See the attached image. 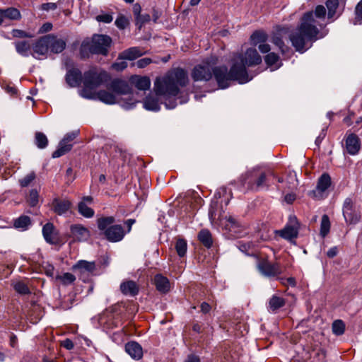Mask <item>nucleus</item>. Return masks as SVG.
Instances as JSON below:
<instances>
[{"label": "nucleus", "mask_w": 362, "mask_h": 362, "mask_svg": "<svg viewBox=\"0 0 362 362\" xmlns=\"http://www.w3.org/2000/svg\"><path fill=\"white\" fill-rule=\"evenodd\" d=\"M325 16L326 9L322 5L317 6L314 11H308L303 14L300 25L289 35L291 44L297 52H305L313 42L322 37H319L320 31L317 27H321V25L317 23L315 17L324 19Z\"/></svg>", "instance_id": "obj_1"}, {"label": "nucleus", "mask_w": 362, "mask_h": 362, "mask_svg": "<svg viewBox=\"0 0 362 362\" xmlns=\"http://www.w3.org/2000/svg\"><path fill=\"white\" fill-rule=\"evenodd\" d=\"M188 81L187 72L177 68L162 78H156L153 89L157 97H163L165 99V107L173 109L177 105L175 97L180 93L179 86H185Z\"/></svg>", "instance_id": "obj_2"}, {"label": "nucleus", "mask_w": 362, "mask_h": 362, "mask_svg": "<svg viewBox=\"0 0 362 362\" xmlns=\"http://www.w3.org/2000/svg\"><path fill=\"white\" fill-rule=\"evenodd\" d=\"M112 43V40L109 35L94 34L91 40L87 38L82 41L79 49L80 57L88 59L90 54L107 56Z\"/></svg>", "instance_id": "obj_3"}, {"label": "nucleus", "mask_w": 362, "mask_h": 362, "mask_svg": "<svg viewBox=\"0 0 362 362\" xmlns=\"http://www.w3.org/2000/svg\"><path fill=\"white\" fill-rule=\"evenodd\" d=\"M269 176L275 177L274 173L272 170L262 171L254 168L243 174L240 177V182L244 187L253 191L268 189L270 186Z\"/></svg>", "instance_id": "obj_4"}, {"label": "nucleus", "mask_w": 362, "mask_h": 362, "mask_svg": "<svg viewBox=\"0 0 362 362\" xmlns=\"http://www.w3.org/2000/svg\"><path fill=\"white\" fill-rule=\"evenodd\" d=\"M107 74L103 71L98 72L95 69H90L83 74V87L78 90L79 95L85 99L94 100L95 90L106 81Z\"/></svg>", "instance_id": "obj_5"}, {"label": "nucleus", "mask_w": 362, "mask_h": 362, "mask_svg": "<svg viewBox=\"0 0 362 362\" xmlns=\"http://www.w3.org/2000/svg\"><path fill=\"white\" fill-rule=\"evenodd\" d=\"M115 219L113 216H105L98 218L97 226L99 230L103 233L105 238L111 243L121 241L127 232L122 226L113 224Z\"/></svg>", "instance_id": "obj_6"}, {"label": "nucleus", "mask_w": 362, "mask_h": 362, "mask_svg": "<svg viewBox=\"0 0 362 362\" xmlns=\"http://www.w3.org/2000/svg\"><path fill=\"white\" fill-rule=\"evenodd\" d=\"M229 73L232 81H238L240 84L246 83L252 79L248 75L246 66L243 63L241 56L234 54L231 59Z\"/></svg>", "instance_id": "obj_7"}, {"label": "nucleus", "mask_w": 362, "mask_h": 362, "mask_svg": "<svg viewBox=\"0 0 362 362\" xmlns=\"http://www.w3.org/2000/svg\"><path fill=\"white\" fill-rule=\"evenodd\" d=\"M257 269L262 276L269 279H277L283 272L280 263L272 262L267 258H259Z\"/></svg>", "instance_id": "obj_8"}, {"label": "nucleus", "mask_w": 362, "mask_h": 362, "mask_svg": "<svg viewBox=\"0 0 362 362\" xmlns=\"http://www.w3.org/2000/svg\"><path fill=\"white\" fill-rule=\"evenodd\" d=\"M342 214L346 223L349 225H355L361 219V213L351 197H347L344 201Z\"/></svg>", "instance_id": "obj_9"}, {"label": "nucleus", "mask_w": 362, "mask_h": 362, "mask_svg": "<svg viewBox=\"0 0 362 362\" xmlns=\"http://www.w3.org/2000/svg\"><path fill=\"white\" fill-rule=\"evenodd\" d=\"M332 183L331 177L328 173H323L318 179L317 186L315 189L309 192V195L313 198L320 200L327 197V190Z\"/></svg>", "instance_id": "obj_10"}, {"label": "nucleus", "mask_w": 362, "mask_h": 362, "mask_svg": "<svg viewBox=\"0 0 362 362\" xmlns=\"http://www.w3.org/2000/svg\"><path fill=\"white\" fill-rule=\"evenodd\" d=\"M213 76L214 77L218 87L225 89L229 87L232 81L230 77L229 70L225 65L217 66L212 68Z\"/></svg>", "instance_id": "obj_11"}, {"label": "nucleus", "mask_w": 362, "mask_h": 362, "mask_svg": "<svg viewBox=\"0 0 362 362\" xmlns=\"http://www.w3.org/2000/svg\"><path fill=\"white\" fill-rule=\"evenodd\" d=\"M212 68L208 62L195 66L192 71V79L194 81H209L213 77Z\"/></svg>", "instance_id": "obj_12"}, {"label": "nucleus", "mask_w": 362, "mask_h": 362, "mask_svg": "<svg viewBox=\"0 0 362 362\" xmlns=\"http://www.w3.org/2000/svg\"><path fill=\"white\" fill-rule=\"evenodd\" d=\"M345 4V0H327V18L332 21L339 18L343 13Z\"/></svg>", "instance_id": "obj_13"}, {"label": "nucleus", "mask_w": 362, "mask_h": 362, "mask_svg": "<svg viewBox=\"0 0 362 362\" xmlns=\"http://www.w3.org/2000/svg\"><path fill=\"white\" fill-rule=\"evenodd\" d=\"M299 223L296 217L290 218L289 224H287L282 230L278 231L279 235L289 241L296 239L298 235Z\"/></svg>", "instance_id": "obj_14"}, {"label": "nucleus", "mask_w": 362, "mask_h": 362, "mask_svg": "<svg viewBox=\"0 0 362 362\" xmlns=\"http://www.w3.org/2000/svg\"><path fill=\"white\" fill-rule=\"evenodd\" d=\"M236 56H241L243 63L247 66H254L262 63V57L255 48H248L244 54L238 53Z\"/></svg>", "instance_id": "obj_15"}, {"label": "nucleus", "mask_w": 362, "mask_h": 362, "mask_svg": "<svg viewBox=\"0 0 362 362\" xmlns=\"http://www.w3.org/2000/svg\"><path fill=\"white\" fill-rule=\"evenodd\" d=\"M72 207V202L67 199L55 197L51 204V209L58 216H66Z\"/></svg>", "instance_id": "obj_16"}, {"label": "nucleus", "mask_w": 362, "mask_h": 362, "mask_svg": "<svg viewBox=\"0 0 362 362\" xmlns=\"http://www.w3.org/2000/svg\"><path fill=\"white\" fill-rule=\"evenodd\" d=\"M83 74L81 70L76 67H71L67 69L65 75V81L70 88L80 86L82 83Z\"/></svg>", "instance_id": "obj_17"}, {"label": "nucleus", "mask_w": 362, "mask_h": 362, "mask_svg": "<svg viewBox=\"0 0 362 362\" xmlns=\"http://www.w3.org/2000/svg\"><path fill=\"white\" fill-rule=\"evenodd\" d=\"M70 237L75 241H85L90 237L89 230L81 224H72L70 226Z\"/></svg>", "instance_id": "obj_18"}, {"label": "nucleus", "mask_w": 362, "mask_h": 362, "mask_svg": "<svg viewBox=\"0 0 362 362\" xmlns=\"http://www.w3.org/2000/svg\"><path fill=\"white\" fill-rule=\"evenodd\" d=\"M42 235L45 241L52 245L59 242V233L52 223H47L42 227Z\"/></svg>", "instance_id": "obj_19"}, {"label": "nucleus", "mask_w": 362, "mask_h": 362, "mask_svg": "<svg viewBox=\"0 0 362 362\" xmlns=\"http://www.w3.org/2000/svg\"><path fill=\"white\" fill-rule=\"evenodd\" d=\"M93 202V197H83L82 198V200L78 204V212L79 213V214L87 218L93 217L95 211L92 208L88 206V204H91Z\"/></svg>", "instance_id": "obj_20"}, {"label": "nucleus", "mask_w": 362, "mask_h": 362, "mask_svg": "<svg viewBox=\"0 0 362 362\" xmlns=\"http://www.w3.org/2000/svg\"><path fill=\"white\" fill-rule=\"evenodd\" d=\"M47 35L41 37L34 44L33 47V53H32V56L36 59H40L36 57L35 54L45 56L49 49V44H48Z\"/></svg>", "instance_id": "obj_21"}, {"label": "nucleus", "mask_w": 362, "mask_h": 362, "mask_svg": "<svg viewBox=\"0 0 362 362\" xmlns=\"http://www.w3.org/2000/svg\"><path fill=\"white\" fill-rule=\"evenodd\" d=\"M48 44H49V49L51 52L54 54H59L62 52L66 46V41L63 39L58 38L56 35L53 34L47 35Z\"/></svg>", "instance_id": "obj_22"}, {"label": "nucleus", "mask_w": 362, "mask_h": 362, "mask_svg": "<svg viewBox=\"0 0 362 362\" xmlns=\"http://www.w3.org/2000/svg\"><path fill=\"white\" fill-rule=\"evenodd\" d=\"M345 147L349 154L353 156L357 154L361 148L358 136L353 133L349 134L345 139Z\"/></svg>", "instance_id": "obj_23"}, {"label": "nucleus", "mask_w": 362, "mask_h": 362, "mask_svg": "<svg viewBox=\"0 0 362 362\" xmlns=\"http://www.w3.org/2000/svg\"><path fill=\"white\" fill-rule=\"evenodd\" d=\"M119 288L122 294L132 297L137 296L139 292V285L132 280L122 281Z\"/></svg>", "instance_id": "obj_24"}, {"label": "nucleus", "mask_w": 362, "mask_h": 362, "mask_svg": "<svg viewBox=\"0 0 362 362\" xmlns=\"http://www.w3.org/2000/svg\"><path fill=\"white\" fill-rule=\"evenodd\" d=\"M110 88L119 95H126L132 93V88L129 83L120 79L113 80L110 85Z\"/></svg>", "instance_id": "obj_25"}, {"label": "nucleus", "mask_w": 362, "mask_h": 362, "mask_svg": "<svg viewBox=\"0 0 362 362\" xmlns=\"http://www.w3.org/2000/svg\"><path fill=\"white\" fill-rule=\"evenodd\" d=\"M125 351L134 360H139L143 356V349L136 341H131L125 344Z\"/></svg>", "instance_id": "obj_26"}, {"label": "nucleus", "mask_w": 362, "mask_h": 362, "mask_svg": "<svg viewBox=\"0 0 362 362\" xmlns=\"http://www.w3.org/2000/svg\"><path fill=\"white\" fill-rule=\"evenodd\" d=\"M153 284L156 289L161 293H167L170 289L168 279L160 274H156L153 278Z\"/></svg>", "instance_id": "obj_27"}, {"label": "nucleus", "mask_w": 362, "mask_h": 362, "mask_svg": "<svg viewBox=\"0 0 362 362\" xmlns=\"http://www.w3.org/2000/svg\"><path fill=\"white\" fill-rule=\"evenodd\" d=\"M288 31V29L286 28L282 27L278 30V31L274 33L272 37V42L278 47L279 50L284 54L285 53L288 47L286 46L282 34L286 33Z\"/></svg>", "instance_id": "obj_28"}, {"label": "nucleus", "mask_w": 362, "mask_h": 362, "mask_svg": "<svg viewBox=\"0 0 362 362\" xmlns=\"http://www.w3.org/2000/svg\"><path fill=\"white\" fill-rule=\"evenodd\" d=\"M286 300L277 295H273L268 301V310L276 313L280 308L286 305Z\"/></svg>", "instance_id": "obj_29"}, {"label": "nucleus", "mask_w": 362, "mask_h": 362, "mask_svg": "<svg viewBox=\"0 0 362 362\" xmlns=\"http://www.w3.org/2000/svg\"><path fill=\"white\" fill-rule=\"evenodd\" d=\"M73 269L78 270L81 273L88 272L93 273L95 269L96 265L95 262H88L86 260H79L74 265Z\"/></svg>", "instance_id": "obj_30"}, {"label": "nucleus", "mask_w": 362, "mask_h": 362, "mask_svg": "<svg viewBox=\"0 0 362 362\" xmlns=\"http://www.w3.org/2000/svg\"><path fill=\"white\" fill-rule=\"evenodd\" d=\"M142 54L139 47H133L121 52L118 56V59L134 60Z\"/></svg>", "instance_id": "obj_31"}, {"label": "nucleus", "mask_w": 362, "mask_h": 362, "mask_svg": "<svg viewBox=\"0 0 362 362\" xmlns=\"http://www.w3.org/2000/svg\"><path fill=\"white\" fill-rule=\"evenodd\" d=\"M94 95V100L98 99L104 103L112 105L116 103V98L115 95L105 90H101L98 92H95Z\"/></svg>", "instance_id": "obj_32"}, {"label": "nucleus", "mask_w": 362, "mask_h": 362, "mask_svg": "<svg viewBox=\"0 0 362 362\" xmlns=\"http://www.w3.org/2000/svg\"><path fill=\"white\" fill-rule=\"evenodd\" d=\"M132 82L137 89L141 90H148L151 86L150 78L147 76H135L132 78Z\"/></svg>", "instance_id": "obj_33"}, {"label": "nucleus", "mask_w": 362, "mask_h": 362, "mask_svg": "<svg viewBox=\"0 0 362 362\" xmlns=\"http://www.w3.org/2000/svg\"><path fill=\"white\" fill-rule=\"evenodd\" d=\"M197 238L206 248L212 247L213 238L211 232L208 229H202L198 233Z\"/></svg>", "instance_id": "obj_34"}, {"label": "nucleus", "mask_w": 362, "mask_h": 362, "mask_svg": "<svg viewBox=\"0 0 362 362\" xmlns=\"http://www.w3.org/2000/svg\"><path fill=\"white\" fill-rule=\"evenodd\" d=\"M31 225V219L28 216L22 215L13 222V226L15 228L25 230L28 228L29 226Z\"/></svg>", "instance_id": "obj_35"}, {"label": "nucleus", "mask_w": 362, "mask_h": 362, "mask_svg": "<svg viewBox=\"0 0 362 362\" xmlns=\"http://www.w3.org/2000/svg\"><path fill=\"white\" fill-rule=\"evenodd\" d=\"M72 146L73 145L71 144H67L62 140L59 144L57 149L52 153V158H57L61 157L70 151Z\"/></svg>", "instance_id": "obj_36"}, {"label": "nucleus", "mask_w": 362, "mask_h": 362, "mask_svg": "<svg viewBox=\"0 0 362 362\" xmlns=\"http://www.w3.org/2000/svg\"><path fill=\"white\" fill-rule=\"evenodd\" d=\"M16 52L23 57H28L30 52V45L27 41H18L14 43Z\"/></svg>", "instance_id": "obj_37"}, {"label": "nucleus", "mask_w": 362, "mask_h": 362, "mask_svg": "<svg viewBox=\"0 0 362 362\" xmlns=\"http://www.w3.org/2000/svg\"><path fill=\"white\" fill-rule=\"evenodd\" d=\"M2 17L8 18L10 20H20L21 15L20 11L13 7H10L6 9H0Z\"/></svg>", "instance_id": "obj_38"}, {"label": "nucleus", "mask_w": 362, "mask_h": 362, "mask_svg": "<svg viewBox=\"0 0 362 362\" xmlns=\"http://www.w3.org/2000/svg\"><path fill=\"white\" fill-rule=\"evenodd\" d=\"M267 37V35L264 32L256 30L250 36L251 44L256 46L258 44L260 45L263 42H266Z\"/></svg>", "instance_id": "obj_39"}, {"label": "nucleus", "mask_w": 362, "mask_h": 362, "mask_svg": "<svg viewBox=\"0 0 362 362\" xmlns=\"http://www.w3.org/2000/svg\"><path fill=\"white\" fill-rule=\"evenodd\" d=\"M144 107L148 110L158 111L160 110L158 99L151 96L146 97L144 102Z\"/></svg>", "instance_id": "obj_40"}, {"label": "nucleus", "mask_w": 362, "mask_h": 362, "mask_svg": "<svg viewBox=\"0 0 362 362\" xmlns=\"http://www.w3.org/2000/svg\"><path fill=\"white\" fill-rule=\"evenodd\" d=\"M175 250L180 257L185 256L187 250V243L183 238H177L175 245Z\"/></svg>", "instance_id": "obj_41"}, {"label": "nucleus", "mask_w": 362, "mask_h": 362, "mask_svg": "<svg viewBox=\"0 0 362 362\" xmlns=\"http://www.w3.org/2000/svg\"><path fill=\"white\" fill-rule=\"evenodd\" d=\"M37 175L34 171H31L18 180L21 187H28L36 180Z\"/></svg>", "instance_id": "obj_42"}, {"label": "nucleus", "mask_w": 362, "mask_h": 362, "mask_svg": "<svg viewBox=\"0 0 362 362\" xmlns=\"http://www.w3.org/2000/svg\"><path fill=\"white\" fill-rule=\"evenodd\" d=\"M35 144L39 148H45L48 145V139L46 135L42 132H37L35 134Z\"/></svg>", "instance_id": "obj_43"}, {"label": "nucleus", "mask_w": 362, "mask_h": 362, "mask_svg": "<svg viewBox=\"0 0 362 362\" xmlns=\"http://www.w3.org/2000/svg\"><path fill=\"white\" fill-rule=\"evenodd\" d=\"M226 228L231 233H238L240 232V225L236 218L229 216L227 218V223Z\"/></svg>", "instance_id": "obj_44"}, {"label": "nucleus", "mask_w": 362, "mask_h": 362, "mask_svg": "<svg viewBox=\"0 0 362 362\" xmlns=\"http://www.w3.org/2000/svg\"><path fill=\"white\" fill-rule=\"evenodd\" d=\"M330 230V221L329 218L327 214H324L322 216L320 223V235L325 238L329 232Z\"/></svg>", "instance_id": "obj_45"}, {"label": "nucleus", "mask_w": 362, "mask_h": 362, "mask_svg": "<svg viewBox=\"0 0 362 362\" xmlns=\"http://www.w3.org/2000/svg\"><path fill=\"white\" fill-rule=\"evenodd\" d=\"M27 202L32 207L37 206L39 202V192L37 189H32L30 190L27 197Z\"/></svg>", "instance_id": "obj_46"}, {"label": "nucleus", "mask_w": 362, "mask_h": 362, "mask_svg": "<svg viewBox=\"0 0 362 362\" xmlns=\"http://www.w3.org/2000/svg\"><path fill=\"white\" fill-rule=\"evenodd\" d=\"M332 332L337 336H340L344 333L345 324L341 320H337L332 323Z\"/></svg>", "instance_id": "obj_47"}, {"label": "nucleus", "mask_w": 362, "mask_h": 362, "mask_svg": "<svg viewBox=\"0 0 362 362\" xmlns=\"http://www.w3.org/2000/svg\"><path fill=\"white\" fill-rule=\"evenodd\" d=\"M15 291L21 295L29 294L30 291L28 286L23 281H17L13 284Z\"/></svg>", "instance_id": "obj_48"}, {"label": "nucleus", "mask_w": 362, "mask_h": 362, "mask_svg": "<svg viewBox=\"0 0 362 362\" xmlns=\"http://www.w3.org/2000/svg\"><path fill=\"white\" fill-rule=\"evenodd\" d=\"M354 25L362 24V0L356 5L355 8V18L354 20Z\"/></svg>", "instance_id": "obj_49"}, {"label": "nucleus", "mask_w": 362, "mask_h": 362, "mask_svg": "<svg viewBox=\"0 0 362 362\" xmlns=\"http://www.w3.org/2000/svg\"><path fill=\"white\" fill-rule=\"evenodd\" d=\"M57 279H59L64 285H69L74 282L76 277L69 272H66L62 276H58Z\"/></svg>", "instance_id": "obj_50"}, {"label": "nucleus", "mask_w": 362, "mask_h": 362, "mask_svg": "<svg viewBox=\"0 0 362 362\" xmlns=\"http://www.w3.org/2000/svg\"><path fill=\"white\" fill-rule=\"evenodd\" d=\"M253 245H254L252 242H246L245 243V242L240 241L238 243L237 246L241 252H243L248 255H250V251H252Z\"/></svg>", "instance_id": "obj_51"}, {"label": "nucleus", "mask_w": 362, "mask_h": 362, "mask_svg": "<svg viewBox=\"0 0 362 362\" xmlns=\"http://www.w3.org/2000/svg\"><path fill=\"white\" fill-rule=\"evenodd\" d=\"M279 60V56L274 52H269L264 57L265 63L268 66H273Z\"/></svg>", "instance_id": "obj_52"}, {"label": "nucleus", "mask_w": 362, "mask_h": 362, "mask_svg": "<svg viewBox=\"0 0 362 362\" xmlns=\"http://www.w3.org/2000/svg\"><path fill=\"white\" fill-rule=\"evenodd\" d=\"M115 24L119 29L124 30L129 25V22L124 16L120 15L117 18Z\"/></svg>", "instance_id": "obj_53"}, {"label": "nucleus", "mask_w": 362, "mask_h": 362, "mask_svg": "<svg viewBox=\"0 0 362 362\" xmlns=\"http://www.w3.org/2000/svg\"><path fill=\"white\" fill-rule=\"evenodd\" d=\"M12 35L14 37L19 38H31L33 37V34L19 29H13L12 30Z\"/></svg>", "instance_id": "obj_54"}, {"label": "nucleus", "mask_w": 362, "mask_h": 362, "mask_svg": "<svg viewBox=\"0 0 362 362\" xmlns=\"http://www.w3.org/2000/svg\"><path fill=\"white\" fill-rule=\"evenodd\" d=\"M280 281V283L284 286H291L292 287H295L296 286V281L294 277H288V278H284L280 276H279L278 279H276Z\"/></svg>", "instance_id": "obj_55"}, {"label": "nucleus", "mask_w": 362, "mask_h": 362, "mask_svg": "<svg viewBox=\"0 0 362 362\" xmlns=\"http://www.w3.org/2000/svg\"><path fill=\"white\" fill-rule=\"evenodd\" d=\"M136 25H139V28H141L143 25L151 21V17L149 14H143L140 15L136 19Z\"/></svg>", "instance_id": "obj_56"}, {"label": "nucleus", "mask_w": 362, "mask_h": 362, "mask_svg": "<svg viewBox=\"0 0 362 362\" xmlns=\"http://www.w3.org/2000/svg\"><path fill=\"white\" fill-rule=\"evenodd\" d=\"M96 20L98 22H103L105 23H110L112 21L113 18L112 15L109 13H103L96 16Z\"/></svg>", "instance_id": "obj_57"}, {"label": "nucleus", "mask_w": 362, "mask_h": 362, "mask_svg": "<svg viewBox=\"0 0 362 362\" xmlns=\"http://www.w3.org/2000/svg\"><path fill=\"white\" fill-rule=\"evenodd\" d=\"M151 62H152V59L151 58H147V57L142 58V59H139L136 62V66L139 68H144V67L147 66L148 65H149Z\"/></svg>", "instance_id": "obj_58"}, {"label": "nucleus", "mask_w": 362, "mask_h": 362, "mask_svg": "<svg viewBox=\"0 0 362 362\" xmlns=\"http://www.w3.org/2000/svg\"><path fill=\"white\" fill-rule=\"evenodd\" d=\"M112 66L115 70H116L117 71H121L127 67V63L124 61L119 62H115L112 64Z\"/></svg>", "instance_id": "obj_59"}, {"label": "nucleus", "mask_w": 362, "mask_h": 362, "mask_svg": "<svg viewBox=\"0 0 362 362\" xmlns=\"http://www.w3.org/2000/svg\"><path fill=\"white\" fill-rule=\"evenodd\" d=\"M78 131L67 133L63 138L62 141H64V142L69 144V142L73 141L78 136Z\"/></svg>", "instance_id": "obj_60"}, {"label": "nucleus", "mask_w": 362, "mask_h": 362, "mask_svg": "<svg viewBox=\"0 0 362 362\" xmlns=\"http://www.w3.org/2000/svg\"><path fill=\"white\" fill-rule=\"evenodd\" d=\"M43 270L47 276L52 277L54 276V267L53 265L50 264H46L45 266H43Z\"/></svg>", "instance_id": "obj_61"}, {"label": "nucleus", "mask_w": 362, "mask_h": 362, "mask_svg": "<svg viewBox=\"0 0 362 362\" xmlns=\"http://www.w3.org/2000/svg\"><path fill=\"white\" fill-rule=\"evenodd\" d=\"M161 15H162V11L160 9H158L156 7L153 8L152 16H153V21L155 23H156L158 22V20L161 16Z\"/></svg>", "instance_id": "obj_62"}, {"label": "nucleus", "mask_w": 362, "mask_h": 362, "mask_svg": "<svg viewBox=\"0 0 362 362\" xmlns=\"http://www.w3.org/2000/svg\"><path fill=\"white\" fill-rule=\"evenodd\" d=\"M57 4L55 3H45L42 4L41 6V8L44 11H49V10H55L57 8Z\"/></svg>", "instance_id": "obj_63"}, {"label": "nucleus", "mask_w": 362, "mask_h": 362, "mask_svg": "<svg viewBox=\"0 0 362 362\" xmlns=\"http://www.w3.org/2000/svg\"><path fill=\"white\" fill-rule=\"evenodd\" d=\"M62 346L67 350H71L74 346L73 341L70 339H66L62 341Z\"/></svg>", "instance_id": "obj_64"}]
</instances>
